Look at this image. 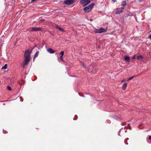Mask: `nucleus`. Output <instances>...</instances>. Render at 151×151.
<instances>
[{
	"label": "nucleus",
	"instance_id": "nucleus-1",
	"mask_svg": "<svg viewBox=\"0 0 151 151\" xmlns=\"http://www.w3.org/2000/svg\"><path fill=\"white\" fill-rule=\"evenodd\" d=\"M32 51H31L30 52L29 50H27L25 51L24 55L25 59L22 63L24 67L29 62L30 58V54L31 53Z\"/></svg>",
	"mask_w": 151,
	"mask_h": 151
},
{
	"label": "nucleus",
	"instance_id": "nucleus-2",
	"mask_svg": "<svg viewBox=\"0 0 151 151\" xmlns=\"http://www.w3.org/2000/svg\"><path fill=\"white\" fill-rule=\"evenodd\" d=\"M94 5V3L92 4H91L84 8L83 10L85 11V12H88L91 10Z\"/></svg>",
	"mask_w": 151,
	"mask_h": 151
},
{
	"label": "nucleus",
	"instance_id": "nucleus-3",
	"mask_svg": "<svg viewBox=\"0 0 151 151\" xmlns=\"http://www.w3.org/2000/svg\"><path fill=\"white\" fill-rule=\"evenodd\" d=\"M90 2V0H81L80 3L83 6H85L87 5Z\"/></svg>",
	"mask_w": 151,
	"mask_h": 151
},
{
	"label": "nucleus",
	"instance_id": "nucleus-4",
	"mask_svg": "<svg viewBox=\"0 0 151 151\" xmlns=\"http://www.w3.org/2000/svg\"><path fill=\"white\" fill-rule=\"evenodd\" d=\"M105 31V29L103 28H100L98 29H96L95 32L96 33H101Z\"/></svg>",
	"mask_w": 151,
	"mask_h": 151
},
{
	"label": "nucleus",
	"instance_id": "nucleus-5",
	"mask_svg": "<svg viewBox=\"0 0 151 151\" xmlns=\"http://www.w3.org/2000/svg\"><path fill=\"white\" fill-rule=\"evenodd\" d=\"M74 2V0H67L65 3L67 5H70L73 4Z\"/></svg>",
	"mask_w": 151,
	"mask_h": 151
},
{
	"label": "nucleus",
	"instance_id": "nucleus-6",
	"mask_svg": "<svg viewBox=\"0 0 151 151\" xmlns=\"http://www.w3.org/2000/svg\"><path fill=\"white\" fill-rule=\"evenodd\" d=\"M42 29L41 28L34 27L32 28L31 30L32 31H42Z\"/></svg>",
	"mask_w": 151,
	"mask_h": 151
},
{
	"label": "nucleus",
	"instance_id": "nucleus-7",
	"mask_svg": "<svg viewBox=\"0 0 151 151\" xmlns=\"http://www.w3.org/2000/svg\"><path fill=\"white\" fill-rule=\"evenodd\" d=\"M47 51L50 53H53L55 52V51L50 48L47 49Z\"/></svg>",
	"mask_w": 151,
	"mask_h": 151
},
{
	"label": "nucleus",
	"instance_id": "nucleus-8",
	"mask_svg": "<svg viewBox=\"0 0 151 151\" xmlns=\"http://www.w3.org/2000/svg\"><path fill=\"white\" fill-rule=\"evenodd\" d=\"M125 60L128 62H129L130 60V58L128 56H125L124 57Z\"/></svg>",
	"mask_w": 151,
	"mask_h": 151
},
{
	"label": "nucleus",
	"instance_id": "nucleus-9",
	"mask_svg": "<svg viewBox=\"0 0 151 151\" xmlns=\"http://www.w3.org/2000/svg\"><path fill=\"white\" fill-rule=\"evenodd\" d=\"M55 27L56 28H57V29H58L59 30H60V31H61L62 32H63L64 31V29L62 28L61 27H59L57 26H55Z\"/></svg>",
	"mask_w": 151,
	"mask_h": 151
},
{
	"label": "nucleus",
	"instance_id": "nucleus-10",
	"mask_svg": "<svg viewBox=\"0 0 151 151\" xmlns=\"http://www.w3.org/2000/svg\"><path fill=\"white\" fill-rule=\"evenodd\" d=\"M126 5V1H123L122 3L121 6H123L124 7L122 8V9H124V7Z\"/></svg>",
	"mask_w": 151,
	"mask_h": 151
},
{
	"label": "nucleus",
	"instance_id": "nucleus-11",
	"mask_svg": "<svg viewBox=\"0 0 151 151\" xmlns=\"http://www.w3.org/2000/svg\"><path fill=\"white\" fill-rule=\"evenodd\" d=\"M39 52L38 51H37L36 52L35 54L33 60H34L35 59V58H36L37 57V56H38V55H39Z\"/></svg>",
	"mask_w": 151,
	"mask_h": 151
},
{
	"label": "nucleus",
	"instance_id": "nucleus-12",
	"mask_svg": "<svg viewBox=\"0 0 151 151\" xmlns=\"http://www.w3.org/2000/svg\"><path fill=\"white\" fill-rule=\"evenodd\" d=\"M127 84V83H124L122 86V88L123 90H125L126 89Z\"/></svg>",
	"mask_w": 151,
	"mask_h": 151
},
{
	"label": "nucleus",
	"instance_id": "nucleus-13",
	"mask_svg": "<svg viewBox=\"0 0 151 151\" xmlns=\"http://www.w3.org/2000/svg\"><path fill=\"white\" fill-rule=\"evenodd\" d=\"M122 11V9H118L116 10V13L119 14L121 13Z\"/></svg>",
	"mask_w": 151,
	"mask_h": 151
},
{
	"label": "nucleus",
	"instance_id": "nucleus-14",
	"mask_svg": "<svg viewBox=\"0 0 151 151\" xmlns=\"http://www.w3.org/2000/svg\"><path fill=\"white\" fill-rule=\"evenodd\" d=\"M7 68V65L6 64H5L3 66L2 68V69L3 70H5Z\"/></svg>",
	"mask_w": 151,
	"mask_h": 151
},
{
	"label": "nucleus",
	"instance_id": "nucleus-15",
	"mask_svg": "<svg viewBox=\"0 0 151 151\" xmlns=\"http://www.w3.org/2000/svg\"><path fill=\"white\" fill-rule=\"evenodd\" d=\"M143 59V57L142 56H138L137 57V59L138 60H140Z\"/></svg>",
	"mask_w": 151,
	"mask_h": 151
},
{
	"label": "nucleus",
	"instance_id": "nucleus-16",
	"mask_svg": "<svg viewBox=\"0 0 151 151\" xmlns=\"http://www.w3.org/2000/svg\"><path fill=\"white\" fill-rule=\"evenodd\" d=\"M136 77V76H132V77H130V78H128L127 79V81H130V80H131L132 79V78H134V77Z\"/></svg>",
	"mask_w": 151,
	"mask_h": 151
},
{
	"label": "nucleus",
	"instance_id": "nucleus-17",
	"mask_svg": "<svg viewBox=\"0 0 151 151\" xmlns=\"http://www.w3.org/2000/svg\"><path fill=\"white\" fill-rule=\"evenodd\" d=\"M63 57L62 56H60V58H59V59H60V61H63Z\"/></svg>",
	"mask_w": 151,
	"mask_h": 151
},
{
	"label": "nucleus",
	"instance_id": "nucleus-18",
	"mask_svg": "<svg viewBox=\"0 0 151 151\" xmlns=\"http://www.w3.org/2000/svg\"><path fill=\"white\" fill-rule=\"evenodd\" d=\"M64 54V52L63 51H62L60 52V55H61V56H63V55Z\"/></svg>",
	"mask_w": 151,
	"mask_h": 151
},
{
	"label": "nucleus",
	"instance_id": "nucleus-19",
	"mask_svg": "<svg viewBox=\"0 0 151 151\" xmlns=\"http://www.w3.org/2000/svg\"><path fill=\"white\" fill-rule=\"evenodd\" d=\"M7 88L9 91H11L12 89L11 87L9 86H7Z\"/></svg>",
	"mask_w": 151,
	"mask_h": 151
},
{
	"label": "nucleus",
	"instance_id": "nucleus-20",
	"mask_svg": "<svg viewBox=\"0 0 151 151\" xmlns=\"http://www.w3.org/2000/svg\"><path fill=\"white\" fill-rule=\"evenodd\" d=\"M122 129H120L119 130V132H118V135H120V131H121V130H122Z\"/></svg>",
	"mask_w": 151,
	"mask_h": 151
},
{
	"label": "nucleus",
	"instance_id": "nucleus-21",
	"mask_svg": "<svg viewBox=\"0 0 151 151\" xmlns=\"http://www.w3.org/2000/svg\"><path fill=\"white\" fill-rule=\"evenodd\" d=\"M82 65L84 67V68H85L86 69V66L84 64H83Z\"/></svg>",
	"mask_w": 151,
	"mask_h": 151
},
{
	"label": "nucleus",
	"instance_id": "nucleus-22",
	"mask_svg": "<svg viewBox=\"0 0 151 151\" xmlns=\"http://www.w3.org/2000/svg\"><path fill=\"white\" fill-rule=\"evenodd\" d=\"M125 81H126V80L125 79H124L122 80V82H124Z\"/></svg>",
	"mask_w": 151,
	"mask_h": 151
},
{
	"label": "nucleus",
	"instance_id": "nucleus-23",
	"mask_svg": "<svg viewBox=\"0 0 151 151\" xmlns=\"http://www.w3.org/2000/svg\"><path fill=\"white\" fill-rule=\"evenodd\" d=\"M149 139L151 140V136H149ZM150 143H151V142H150Z\"/></svg>",
	"mask_w": 151,
	"mask_h": 151
},
{
	"label": "nucleus",
	"instance_id": "nucleus-24",
	"mask_svg": "<svg viewBox=\"0 0 151 151\" xmlns=\"http://www.w3.org/2000/svg\"><path fill=\"white\" fill-rule=\"evenodd\" d=\"M3 132L4 133H7V132H6V131H3Z\"/></svg>",
	"mask_w": 151,
	"mask_h": 151
},
{
	"label": "nucleus",
	"instance_id": "nucleus-25",
	"mask_svg": "<svg viewBox=\"0 0 151 151\" xmlns=\"http://www.w3.org/2000/svg\"><path fill=\"white\" fill-rule=\"evenodd\" d=\"M114 2H116V0H111Z\"/></svg>",
	"mask_w": 151,
	"mask_h": 151
},
{
	"label": "nucleus",
	"instance_id": "nucleus-26",
	"mask_svg": "<svg viewBox=\"0 0 151 151\" xmlns=\"http://www.w3.org/2000/svg\"><path fill=\"white\" fill-rule=\"evenodd\" d=\"M143 1V0H139V1L140 2H141Z\"/></svg>",
	"mask_w": 151,
	"mask_h": 151
},
{
	"label": "nucleus",
	"instance_id": "nucleus-27",
	"mask_svg": "<svg viewBox=\"0 0 151 151\" xmlns=\"http://www.w3.org/2000/svg\"><path fill=\"white\" fill-rule=\"evenodd\" d=\"M149 37L150 39H151V34L149 36Z\"/></svg>",
	"mask_w": 151,
	"mask_h": 151
},
{
	"label": "nucleus",
	"instance_id": "nucleus-28",
	"mask_svg": "<svg viewBox=\"0 0 151 151\" xmlns=\"http://www.w3.org/2000/svg\"><path fill=\"white\" fill-rule=\"evenodd\" d=\"M132 58L133 59H134L135 58V57L134 56H133V57H132Z\"/></svg>",
	"mask_w": 151,
	"mask_h": 151
},
{
	"label": "nucleus",
	"instance_id": "nucleus-29",
	"mask_svg": "<svg viewBox=\"0 0 151 151\" xmlns=\"http://www.w3.org/2000/svg\"><path fill=\"white\" fill-rule=\"evenodd\" d=\"M127 130L125 131V132L126 133V132H127Z\"/></svg>",
	"mask_w": 151,
	"mask_h": 151
}]
</instances>
